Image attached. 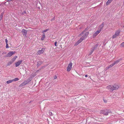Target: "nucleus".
<instances>
[{"label": "nucleus", "instance_id": "obj_1", "mask_svg": "<svg viewBox=\"0 0 124 124\" xmlns=\"http://www.w3.org/2000/svg\"><path fill=\"white\" fill-rule=\"evenodd\" d=\"M87 29H86L82 33H80L79 35V36H80L82 35L80 39L77 41V43L75 45V46H76L78 44L81 43L83 40L85 39L87 37L89 34L88 32H85L86 31Z\"/></svg>", "mask_w": 124, "mask_h": 124}, {"label": "nucleus", "instance_id": "obj_2", "mask_svg": "<svg viewBox=\"0 0 124 124\" xmlns=\"http://www.w3.org/2000/svg\"><path fill=\"white\" fill-rule=\"evenodd\" d=\"M30 81L31 80H30L29 79L24 80L23 83L19 85V87H21L24 86L28 84Z\"/></svg>", "mask_w": 124, "mask_h": 124}, {"label": "nucleus", "instance_id": "obj_3", "mask_svg": "<svg viewBox=\"0 0 124 124\" xmlns=\"http://www.w3.org/2000/svg\"><path fill=\"white\" fill-rule=\"evenodd\" d=\"M101 113L104 114L105 115H107L108 113H111V111L109 110H104L101 111Z\"/></svg>", "mask_w": 124, "mask_h": 124}, {"label": "nucleus", "instance_id": "obj_4", "mask_svg": "<svg viewBox=\"0 0 124 124\" xmlns=\"http://www.w3.org/2000/svg\"><path fill=\"white\" fill-rule=\"evenodd\" d=\"M72 63L70 62L68 64V66L67 68V70L68 71H70L72 68Z\"/></svg>", "mask_w": 124, "mask_h": 124}, {"label": "nucleus", "instance_id": "obj_5", "mask_svg": "<svg viewBox=\"0 0 124 124\" xmlns=\"http://www.w3.org/2000/svg\"><path fill=\"white\" fill-rule=\"evenodd\" d=\"M98 44H96L94 45V46L91 48V52L89 54V55H91L92 54L94 50H95L98 47Z\"/></svg>", "mask_w": 124, "mask_h": 124}, {"label": "nucleus", "instance_id": "obj_6", "mask_svg": "<svg viewBox=\"0 0 124 124\" xmlns=\"http://www.w3.org/2000/svg\"><path fill=\"white\" fill-rule=\"evenodd\" d=\"M106 88L110 91L112 92L113 91V85H110L107 86Z\"/></svg>", "mask_w": 124, "mask_h": 124}, {"label": "nucleus", "instance_id": "obj_7", "mask_svg": "<svg viewBox=\"0 0 124 124\" xmlns=\"http://www.w3.org/2000/svg\"><path fill=\"white\" fill-rule=\"evenodd\" d=\"M45 50V49L44 48H42L41 50H39L37 52V54L38 55H40L43 53Z\"/></svg>", "mask_w": 124, "mask_h": 124}, {"label": "nucleus", "instance_id": "obj_8", "mask_svg": "<svg viewBox=\"0 0 124 124\" xmlns=\"http://www.w3.org/2000/svg\"><path fill=\"white\" fill-rule=\"evenodd\" d=\"M101 31L98 30L96 31L93 36V38L95 37Z\"/></svg>", "mask_w": 124, "mask_h": 124}, {"label": "nucleus", "instance_id": "obj_9", "mask_svg": "<svg viewBox=\"0 0 124 124\" xmlns=\"http://www.w3.org/2000/svg\"><path fill=\"white\" fill-rule=\"evenodd\" d=\"M15 53L16 52L15 51L10 52L8 53V56H9V57H10L15 54Z\"/></svg>", "mask_w": 124, "mask_h": 124}, {"label": "nucleus", "instance_id": "obj_10", "mask_svg": "<svg viewBox=\"0 0 124 124\" xmlns=\"http://www.w3.org/2000/svg\"><path fill=\"white\" fill-rule=\"evenodd\" d=\"M22 32L23 33V35L25 36L27 34V31L25 29H23L22 31Z\"/></svg>", "mask_w": 124, "mask_h": 124}, {"label": "nucleus", "instance_id": "obj_11", "mask_svg": "<svg viewBox=\"0 0 124 124\" xmlns=\"http://www.w3.org/2000/svg\"><path fill=\"white\" fill-rule=\"evenodd\" d=\"M22 60L19 61L15 63V66L17 67L19 66L22 63Z\"/></svg>", "mask_w": 124, "mask_h": 124}, {"label": "nucleus", "instance_id": "obj_12", "mask_svg": "<svg viewBox=\"0 0 124 124\" xmlns=\"http://www.w3.org/2000/svg\"><path fill=\"white\" fill-rule=\"evenodd\" d=\"M113 90H116L118 89L119 87V86L117 85H113Z\"/></svg>", "mask_w": 124, "mask_h": 124}, {"label": "nucleus", "instance_id": "obj_13", "mask_svg": "<svg viewBox=\"0 0 124 124\" xmlns=\"http://www.w3.org/2000/svg\"><path fill=\"white\" fill-rule=\"evenodd\" d=\"M104 25V24L103 23L100 25L99 28H98V30L100 31H101L102 28L103 27Z\"/></svg>", "mask_w": 124, "mask_h": 124}, {"label": "nucleus", "instance_id": "obj_14", "mask_svg": "<svg viewBox=\"0 0 124 124\" xmlns=\"http://www.w3.org/2000/svg\"><path fill=\"white\" fill-rule=\"evenodd\" d=\"M122 60V58H121L118 59V60H117L116 61L114 62L113 63V64H114V65L116 64H117L120 61H121Z\"/></svg>", "mask_w": 124, "mask_h": 124}, {"label": "nucleus", "instance_id": "obj_15", "mask_svg": "<svg viewBox=\"0 0 124 124\" xmlns=\"http://www.w3.org/2000/svg\"><path fill=\"white\" fill-rule=\"evenodd\" d=\"M114 65V64L113 63L112 64H111L110 65L107 66L105 69L106 70H107L109 68L112 67Z\"/></svg>", "mask_w": 124, "mask_h": 124}, {"label": "nucleus", "instance_id": "obj_16", "mask_svg": "<svg viewBox=\"0 0 124 124\" xmlns=\"http://www.w3.org/2000/svg\"><path fill=\"white\" fill-rule=\"evenodd\" d=\"M120 32V30H118L116 31L115 34L118 36L119 35Z\"/></svg>", "mask_w": 124, "mask_h": 124}, {"label": "nucleus", "instance_id": "obj_17", "mask_svg": "<svg viewBox=\"0 0 124 124\" xmlns=\"http://www.w3.org/2000/svg\"><path fill=\"white\" fill-rule=\"evenodd\" d=\"M17 57V56H15L13 57V58L11 60V61L13 62H14L15 60H16V59Z\"/></svg>", "mask_w": 124, "mask_h": 124}, {"label": "nucleus", "instance_id": "obj_18", "mask_svg": "<svg viewBox=\"0 0 124 124\" xmlns=\"http://www.w3.org/2000/svg\"><path fill=\"white\" fill-rule=\"evenodd\" d=\"M113 0H108L106 2V4L107 5H108Z\"/></svg>", "mask_w": 124, "mask_h": 124}, {"label": "nucleus", "instance_id": "obj_19", "mask_svg": "<svg viewBox=\"0 0 124 124\" xmlns=\"http://www.w3.org/2000/svg\"><path fill=\"white\" fill-rule=\"evenodd\" d=\"M42 63V61H38L37 62V66L38 67L41 65Z\"/></svg>", "mask_w": 124, "mask_h": 124}, {"label": "nucleus", "instance_id": "obj_20", "mask_svg": "<svg viewBox=\"0 0 124 124\" xmlns=\"http://www.w3.org/2000/svg\"><path fill=\"white\" fill-rule=\"evenodd\" d=\"M4 13H3L1 14V15H0V21L2 19Z\"/></svg>", "mask_w": 124, "mask_h": 124}, {"label": "nucleus", "instance_id": "obj_21", "mask_svg": "<svg viewBox=\"0 0 124 124\" xmlns=\"http://www.w3.org/2000/svg\"><path fill=\"white\" fill-rule=\"evenodd\" d=\"M12 82H13V80H12H12H9L8 81H7L6 82V83L7 84H9L10 83H11Z\"/></svg>", "mask_w": 124, "mask_h": 124}, {"label": "nucleus", "instance_id": "obj_22", "mask_svg": "<svg viewBox=\"0 0 124 124\" xmlns=\"http://www.w3.org/2000/svg\"><path fill=\"white\" fill-rule=\"evenodd\" d=\"M45 37V33H43L42 36V37L41 39V40H44V38Z\"/></svg>", "mask_w": 124, "mask_h": 124}, {"label": "nucleus", "instance_id": "obj_23", "mask_svg": "<svg viewBox=\"0 0 124 124\" xmlns=\"http://www.w3.org/2000/svg\"><path fill=\"white\" fill-rule=\"evenodd\" d=\"M19 79L18 78H16L14 79H12L13 81H17L19 80Z\"/></svg>", "mask_w": 124, "mask_h": 124}, {"label": "nucleus", "instance_id": "obj_24", "mask_svg": "<svg viewBox=\"0 0 124 124\" xmlns=\"http://www.w3.org/2000/svg\"><path fill=\"white\" fill-rule=\"evenodd\" d=\"M13 62L11 61L10 62H9L7 64V66L10 65Z\"/></svg>", "mask_w": 124, "mask_h": 124}, {"label": "nucleus", "instance_id": "obj_25", "mask_svg": "<svg viewBox=\"0 0 124 124\" xmlns=\"http://www.w3.org/2000/svg\"><path fill=\"white\" fill-rule=\"evenodd\" d=\"M118 36H117L115 34H114L112 36V38L113 39L114 38H115L116 37H117Z\"/></svg>", "mask_w": 124, "mask_h": 124}, {"label": "nucleus", "instance_id": "obj_26", "mask_svg": "<svg viewBox=\"0 0 124 124\" xmlns=\"http://www.w3.org/2000/svg\"><path fill=\"white\" fill-rule=\"evenodd\" d=\"M120 46L122 47H124V42L122 43L120 45Z\"/></svg>", "mask_w": 124, "mask_h": 124}, {"label": "nucleus", "instance_id": "obj_27", "mask_svg": "<svg viewBox=\"0 0 124 124\" xmlns=\"http://www.w3.org/2000/svg\"><path fill=\"white\" fill-rule=\"evenodd\" d=\"M48 30V29H46V30H44V31H42V32H46Z\"/></svg>", "mask_w": 124, "mask_h": 124}, {"label": "nucleus", "instance_id": "obj_28", "mask_svg": "<svg viewBox=\"0 0 124 124\" xmlns=\"http://www.w3.org/2000/svg\"><path fill=\"white\" fill-rule=\"evenodd\" d=\"M55 19V16H54V17L53 18V19H51V21H53Z\"/></svg>", "mask_w": 124, "mask_h": 124}, {"label": "nucleus", "instance_id": "obj_29", "mask_svg": "<svg viewBox=\"0 0 124 124\" xmlns=\"http://www.w3.org/2000/svg\"><path fill=\"white\" fill-rule=\"evenodd\" d=\"M6 48H8L9 47L8 46V43L6 44Z\"/></svg>", "mask_w": 124, "mask_h": 124}, {"label": "nucleus", "instance_id": "obj_30", "mask_svg": "<svg viewBox=\"0 0 124 124\" xmlns=\"http://www.w3.org/2000/svg\"><path fill=\"white\" fill-rule=\"evenodd\" d=\"M57 43V42H56V41L55 42V43H54V45H55V46H57V45H56Z\"/></svg>", "mask_w": 124, "mask_h": 124}, {"label": "nucleus", "instance_id": "obj_31", "mask_svg": "<svg viewBox=\"0 0 124 124\" xmlns=\"http://www.w3.org/2000/svg\"><path fill=\"white\" fill-rule=\"evenodd\" d=\"M9 57V56H8V54H7L5 55L4 56L5 57Z\"/></svg>", "mask_w": 124, "mask_h": 124}, {"label": "nucleus", "instance_id": "obj_32", "mask_svg": "<svg viewBox=\"0 0 124 124\" xmlns=\"http://www.w3.org/2000/svg\"><path fill=\"white\" fill-rule=\"evenodd\" d=\"M49 114L50 115L52 116V113L51 112H50L49 113Z\"/></svg>", "mask_w": 124, "mask_h": 124}, {"label": "nucleus", "instance_id": "obj_33", "mask_svg": "<svg viewBox=\"0 0 124 124\" xmlns=\"http://www.w3.org/2000/svg\"><path fill=\"white\" fill-rule=\"evenodd\" d=\"M5 41L6 42V43H8V40H7V39H5Z\"/></svg>", "mask_w": 124, "mask_h": 124}, {"label": "nucleus", "instance_id": "obj_34", "mask_svg": "<svg viewBox=\"0 0 124 124\" xmlns=\"http://www.w3.org/2000/svg\"><path fill=\"white\" fill-rule=\"evenodd\" d=\"M6 53L5 52H3L2 53V54H5Z\"/></svg>", "mask_w": 124, "mask_h": 124}, {"label": "nucleus", "instance_id": "obj_35", "mask_svg": "<svg viewBox=\"0 0 124 124\" xmlns=\"http://www.w3.org/2000/svg\"><path fill=\"white\" fill-rule=\"evenodd\" d=\"M57 78V77L56 75H55L54 77V79H55Z\"/></svg>", "mask_w": 124, "mask_h": 124}, {"label": "nucleus", "instance_id": "obj_36", "mask_svg": "<svg viewBox=\"0 0 124 124\" xmlns=\"http://www.w3.org/2000/svg\"><path fill=\"white\" fill-rule=\"evenodd\" d=\"M87 75H85V77H87Z\"/></svg>", "mask_w": 124, "mask_h": 124}, {"label": "nucleus", "instance_id": "obj_37", "mask_svg": "<svg viewBox=\"0 0 124 124\" xmlns=\"http://www.w3.org/2000/svg\"><path fill=\"white\" fill-rule=\"evenodd\" d=\"M104 102L105 103H106V102H107V101H105V100H104Z\"/></svg>", "mask_w": 124, "mask_h": 124}, {"label": "nucleus", "instance_id": "obj_38", "mask_svg": "<svg viewBox=\"0 0 124 124\" xmlns=\"http://www.w3.org/2000/svg\"><path fill=\"white\" fill-rule=\"evenodd\" d=\"M123 5V6H124V1Z\"/></svg>", "mask_w": 124, "mask_h": 124}, {"label": "nucleus", "instance_id": "obj_39", "mask_svg": "<svg viewBox=\"0 0 124 124\" xmlns=\"http://www.w3.org/2000/svg\"><path fill=\"white\" fill-rule=\"evenodd\" d=\"M70 124L69 123H67V124Z\"/></svg>", "mask_w": 124, "mask_h": 124}, {"label": "nucleus", "instance_id": "obj_40", "mask_svg": "<svg viewBox=\"0 0 124 124\" xmlns=\"http://www.w3.org/2000/svg\"><path fill=\"white\" fill-rule=\"evenodd\" d=\"M123 27L124 28V26H123Z\"/></svg>", "mask_w": 124, "mask_h": 124}]
</instances>
